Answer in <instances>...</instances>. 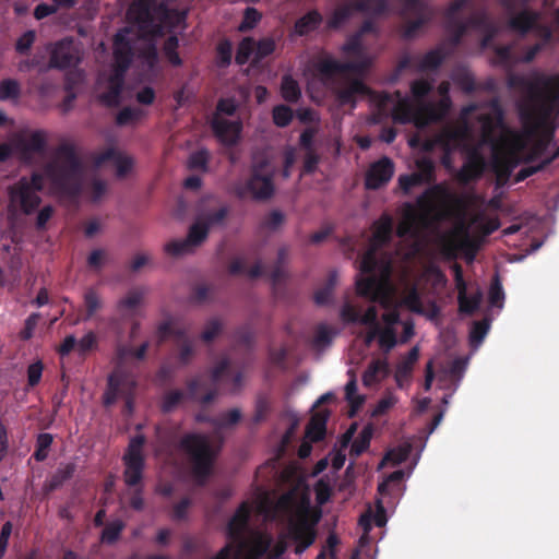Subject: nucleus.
<instances>
[{
  "instance_id": "nucleus-52",
  "label": "nucleus",
  "mask_w": 559,
  "mask_h": 559,
  "mask_svg": "<svg viewBox=\"0 0 559 559\" xmlns=\"http://www.w3.org/2000/svg\"><path fill=\"white\" fill-rule=\"evenodd\" d=\"M210 153L205 148L198 150L190 154L188 159V167L191 170L207 171L209 169Z\"/></svg>"
},
{
  "instance_id": "nucleus-41",
  "label": "nucleus",
  "mask_w": 559,
  "mask_h": 559,
  "mask_svg": "<svg viewBox=\"0 0 559 559\" xmlns=\"http://www.w3.org/2000/svg\"><path fill=\"white\" fill-rule=\"evenodd\" d=\"M445 31L449 34L450 44L457 46L467 33V23L460 19L445 20Z\"/></svg>"
},
{
  "instance_id": "nucleus-21",
  "label": "nucleus",
  "mask_w": 559,
  "mask_h": 559,
  "mask_svg": "<svg viewBox=\"0 0 559 559\" xmlns=\"http://www.w3.org/2000/svg\"><path fill=\"white\" fill-rule=\"evenodd\" d=\"M129 29L123 28L119 31L114 37V61L115 71L126 73L130 68L134 50L132 40L128 37Z\"/></svg>"
},
{
  "instance_id": "nucleus-55",
  "label": "nucleus",
  "mask_w": 559,
  "mask_h": 559,
  "mask_svg": "<svg viewBox=\"0 0 559 559\" xmlns=\"http://www.w3.org/2000/svg\"><path fill=\"white\" fill-rule=\"evenodd\" d=\"M261 13L255 8H246L242 21L238 26V31L241 33H246L253 29L257 26V24L261 21Z\"/></svg>"
},
{
  "instance_id": "nucleus-35",
  "label": "nucleus",
  "mask_w": 559,
  "mask_h": 559,
  "mask_svg": "<svg viewBox=\"0 0 559 559\" xmlns=\"http://www.w3.org/2000/svg\"><path fill=\"white\" fill-rule=\"evenodd\" d=\"M389 366L385 360H372L362 376V382L366 386H370L379 382L388 374Z\"/></svg>"
},
{
  "instance_id": "nucleus-19",
  "label": "nucleus",
  "mask_w": 559,
  "mask_h": 559,
  "mask_svg": "<svg viewBox=\"0 0 559 559\" xmlns=\"http://www.w3.org/2000/svg\"><path fill=\"white\" fill-rule=\"evenodd\" d=\"M135 386L134 380L122 368H116L107 379V388L103 395V404L108 407L114 405L118 397L126 391H131Z\"/></svg>"
},
{
  "instance_id": "nucleus-12",
  "label": "nucleus",
  "mask_w": 559,
  "mask_h": 559,
  "mask_svg": "<svg viewBox=\"0 0 559 559\" xmlns=\"http://www.w3.org/2000/svg\"><path fill=\"white\" fill-rule=\"evenodd\" d=\"M355 12L381 16L389 12L388 0H350L337 7L328 20V27L340 28Z\"/></svg>"
},
{
  "instance_id": "nucleus-17",
  "label": "nucleus",
  "mask_w": 559,
  "mask_h": 559,
  "mask_svg": "<svg viewBox=\"0 0 559 559\" xmlns=\"http://www.w3.org/2000/svg\"><path fill=\"white\" fill-rule=\"evenodd\" d=\"M209 231V226L200 222L198 218L190 226L186 239L173 240L168 242L165 246V251L167 254L173 257H179L186 253H190L206 240Z\"/></svg>"
},
{
  "instance_id": "nucleus-7",
  "label": "nucleus",
  "mask_w": 559,
  "mask_h": 559,
  "mask_svg": "<svg viewBox=\"0 0 559 559\" xmlns=\"http://www.w3.org/2000/svg\"><path fill=\"white\" fill-rule=\"evenodd\" d=\"M453 199V194L441 183L427 188L416 200V204L423 212V215L419 217L414 207L407 203L403 219L397 226L396 235L401 238L414 235L419 221L424 223L432 214H435L436 219H440L442 214L437 211L436 203H447Z\"/></svg>"
},
{
  "instance_id": "nucleus-32",
  "label": "nucleus",
  "mask_w": 559,
  "mask_h": 559,
  "mask_svg": "<svg viewBox=\"0 0 559 559\" xmlns=\"http://www.w3.org/2000/svg\"><path fill=\"white\" fill-rule=\"evenodd\" d=\"M76 471L74 463H67L60 465L57 471L44 484V491L50 493L59 489L66 481L71 479Z\"/></svg>"
},
{
  "instance_id": "nucleus-29",
  "label": "nucleus",
  "mask_w": 559,
  "mask_h": 559,
  "mask_svg": "<svg viewBox=\"0 0 559 559\" xmlns=\"http://www.w3.org/2000/svg\"><path fill=\"white\" fill-rule=\"evenodd\" d=\"M124 74L126 73L115 71V73L109 76L106 90L100 95L105 105H120V95L124 85Z\"/></svg>"
},
{
  "instance_id": "nucleus-14",
  "label": "nucleus",
  "mask_w": 559,
  "mask_h": 559,
  "mask_svg": "<svg viewBox=\"0 0 559 559\" xmlns=\"http://www.w3.org/2000/svg\"><path fill=\"white\" fill-rule=\"evenodd\" d=\"M238 107H216L211 119V128L217 140L225 146L237 144L242 131L239 119H229L236 114Z\"/></svg>"
},
{
  "instance_id": "nucleus-16",
  "label": "nucleus",
  "mask_w": 559,
  "mask_h": 559,
  "mask_svg": "<svg viewBox=\"0 0 559 559\" xmlns=\"http://www.w3.org/2000/svg\"><path fill=\"white\" fill-rule=\"evenodd\" d=\"M405 4L401 12L402 16L409 13L416 15V19L406 21L403 25L402 36L404 39H412L419 29L428 24L432 17V10L421 0H404Z\"/></svg>"
},
{
  "instance_id": "nucleus-18",
  "label": "nucleus",
  "mask_w": 559,
  "mask_h": 559,
  "mask_svg": "<svg viewBox=\"0 0 559 559\" xmlns=\"http://www.w3.org/2000/svg\"><path fill=\"white\" fill-rule=\"evenodd\" d=\"M15 148L20 159L28 165L35 163L36 156H43L47 151V134L43 130H35L22 135L15 141Z\"/></svg>"
},
{
  "instance_id": "nucleus-45",
  "label": "nucleus",
  "mask_w": 559,
  "mask_h": 559,
  "mask_svg": "<svg viewBox=\"0 0 559 559\" xmlns=\"http://www.w3.org/2000/svg\"><path fill=\"white\" fill-rule=\"evenodd\" d=\"M483 300V292L478 288L472 296L465 295L459 298V311L463 314H474Z\"/></svg>"
},
{
  "instance_id": "nucleus-11",
  "label": "nucleus",
  "mask_w": 559,
  "mask_h": 559,
  "mask_svg": "<svg viewBox=\"0 0 559 559\" xmlns=\"http://www.w3.org/2000/svg\"><path fill=\"white\" fill-rule=\"evenodd\" d=\"M395 123H413L417 129L424 130L430 124L442 121L451 107H391Z\"/></svg>"
},
{
  "instance_id": "nucleus-37",
  "label": "nucleus",
  "mask_w": 559,
  "mask_h": 559,
  "mask_svg": "<svg viewBox=\"0 0 559 559\" xmlns=\"http://www.w3.org/2000/svg\"><path fill=\"white\" fill-rule=\"evenodd\" d=\"M419 358V348L417 346H414L407 354L405 358H403L396 366L395 369V379L397 383H400L403 380H406L409 378L413 367L415 362Z\"/></svg>"
},
{
  "instance_id": "nucleus-23",
  "label": "nucleus",
  "mask_w": 559,
  "mask_h": 559,
  "mask_svg": "<svg viewBox=\"0 0 559 559\" xmlns=\"http://www.w3.org/2000/svg\"><path fill=\"white\" fill-rule=\"evenodd\" d=\"M289 537L297 543L295 552L300 555L316 540V532L306 516L292 522L288 528Z\"/></svg>"
},
{
  "instance_id": "nucleus-4",
  "label": "nucleus",
  "mask_w": 559,
  "mask_h": 559,
  "mask_svg": "<svg viewBox=\"0 0 559 559\" xmlns=\"http://www.w3.org/2000/svg\"><path fill=\"white\" fill-rule=\"evenodd\" d=\"M132 21L144 36L159 37L185 24L186 12L170 9L164 2L154 0H133L127 11Z\"/></svg>"
},
{
  "instance_id": "nucleus-50",
  "label": "nucleus",
  "mask_w": 559,
  "mask_h": 559,
  "mask_svg": "<svg viewBox=\"0 0 559 559\" xmlns=\"http://www.w3.org/2000/svg\"><path fill=\"white\" fill-rule=\"evenodd\" d=\"M200 385H201V380L199 377L193 378L188 381L187 390H188L189 397L192 400L200 401L201 404H203V405H207V404L212 403L214 401V399L216 397V390H210L204 395L199 397L198 391H199Z\"/></svg>"
},
{
  "instance_id": "nucleus-8",
  "label": "nucleus",
  "mask_w": 559,
  "mask_h": 559,
  "mask_svg": "<svg viewBox=\"0 0 559 559\" xmlns=\"http://www.w3.org/2000/svg\"><path fill=\"white\" fill-rule=\"evenodd\" d=\"M525 134L536 141V150L544 153L552 144L559 122L555 114L559 107H518Z\"/></svg>"
},
{
  "instance_id": "nucleus-59",
  "label": "nucleus",
  "mask_w": 559,
  "mask_h": 559,
  "mask_svg": "<svg viewBox=\"0 0 559 559\" xmlns=\"http://www.w3.org/2000/svg\"><path fill=\"white\" fill-rule=\"evenodd\" d=\"M409 453V445H400L397 448L389 450L385 453L382 463L388 462L391 463L392 465H399L408 459Z\"/></svg>"
},
{
  "instance_id": "nucleus-54",
  "label": "nucleus",
  "mask_w": 559,
  "mask_h": 559,
  "mask_svg": "<svg viewBox=\"0 0 559 559\" xmlns=\"http://www.w3.org/2000/svg\"><path fill=\"white\" fill-rule=\"evenodd\" d=\"M217 64L221 68H226L231 63L233 58V44L229 39H222L216 47Z\"/></svg>"
},
{
  "instance_id": "nucleus-43",
  "label": "nucleus",
  "mask_w": 559,
  "mask_h": 559,
  "mask_svg": "<svg viewBox=\"0 0 559 559\" xmlns=\"http://www.w3.org/2000/svg\"><path fill=\"white\" fill-rule=\"evenodd\" d=\"M444 57L440 48L432 49L423 56L417 64V70L420 72L437 70L442 64Z\"/></svg>"
},
{
  "instance_id": "nucleus-58",
  "label": "nucleus",
  "mask_w": 559,
  "mask_h": 559,
  "mask_svg": "<svg viewBox=\"0 0 559 559\" xmlns=\"http://www.w3.org/2000/svg\"><path fill=\"white\" fill-rule=\"evenodd\" d=\"M107 182L99 178H93L87 187V195L93 203H98L107 193Z\"/></svg>"
},
{
  "instance_id": "nucleus-47",
  "label": "nucleus",
  "mask_w": 559,
  "mask_h": 559,
  "mask_svg": "<svg viewBox=\"0 0 559 559\" xmlns=\"http://www.w3.org/2000/svg\"><path fill=\"white\" fill-rule=\"evenodd\" d=\"M255 40L253 37H245L240 40L237 47L235 61L238 66L246 64L250 57L254 55Z\"/></svg>"
},
{
  "instance_id": "nucleus-27",
  "label": "nucleus",
  "mask_w": 559,
  "mask_h": 559,
  "mask_svg": "<svg viewBox=\"0 0 559 559\" xmlns=\"http://www.w3.org/2000/svg\"><path fill=\"white\" fill-rule=\"evenodd\" d=\"M393 238V218L390 214L383 213L372 224V236L370 238V246L376 249L389 245Z\"/></svg>"
},
{
  "instance_id": "nucleus-62",
  "label": "nucleus",
  "mask_w": 559,
  "mask_h": 559,
  "mask_svg": "<svg viewBox=\"0 0 559 559\" xmlns=\"http://www.w3.org/2000/svg\"><path fill=\"white\" fill-rule=\"evenodd\" d=\"M228 207L223 206L214 212L206 213L199 218L200 222L209 226V229L213 226L223 225L228 216Z\"/></svg>"
},
{
  "instance_id": "nucleus-63",
  "label": "nucleus",
  "mask_w": 559,
  "mask_h": 559,
  "mask_svg": "<svg viewBox=\"0 0 559 559\" xmlns=\"http://www.w3.org/2000/svg\"><path fill=\"white\" fill-rule=\"evenodd\" d=\"M342 51L345 55H352L356 57H362L364 56V46H362V38L354 33L350 35L345 44L342 46Z\"/></svg>"
},
{
  "instance_id": "nucleus-40",
  "label": "nucleus",
  "mask_w": 559,
  "mask_h": 559,
  "mask_svg": "<svg viewBox=\"0 0 559 559\" xmlns=\"http://www.w3.org/2000/svg\"><path fill=\"white\" fill-rule=\"evenodd\" d=\"M281 95L289 103L297 102L301 96L298 82L290 75L284 74L281 81Z\"/></svg>"
},
{
  "instance_id": "nucleus-28",
  "label": "nucleus",
  "mask_w": 559,
  "mask_h": 559,
  "mask_svg": "<svg viewBox=\"0 0 559 559\" xmlns=\"http://www.w3.org/2000/svg\"><path fill=\"white\" fill-rule=\"evenodd\" d=\"M538 19L539 14L536 11L525 9L513 15L509 20L508 26L521 36H525L536 28Z\"/></svg>"
},
{
  "instance_id": "nucleus-1",
  "label": "nucleus",
  "mask_w": 559,
  "mask_h": 559,
  "mask_svg": "<svg viewBox=\"0 0 559 559\" xmlns=\"http://www.w3.org/2000/svg\"><path fill=\"white\" fill-rule=\"evenodd\" d=\"M155 439L159 454L171 457L178 450L182 451L188 457L195 481L199 485L206 483L221 451L206 435L189 432L180 437L179 425L164 424L155 427Z\"/></svg>"
},
{
  "instance_id": "nucleus-49",
  "label": "nucleus",
  "mask_w": 559,
  "mask_h": 559,
  "mask_svg": "<svg viewBox=\"0 0 559 559\" xmlns=\"http://www.w3.org/2000/svg\"><path fill=\"white\" fill-rule=\"evenodd\" d=\"M124 526L121 520L108 523L102 532L100 542L108 545L115 544L119 539Z\"/></svg>"
},
{
  "instance_id": "nucleus-30",
  "label": "nucleus",
  "mask_w": 559,
  "mask_h": 559,
  "mask_svg": "<svg viewBox=\"0 0 559 559\" xmlns=\"http://www.w3.org/2000/svg\"><path fill=\"white\" fill-rule=\"evenodd\" d=\"M250 518V509L247 502H242L227 524V533L230 538L238 539L241 537L248 525Z\"/></svg>"
},
{
  "instance_id": "nucleus-9",
  "label": "nucleus",
  "mask_w": 559,
  "mask_h": 559,
  "mask_svg": "<svg viewBox=\"0 0 559 559\" xmlns=\"http://www.w3.org/2000/svg\"><path fill=\"white\" fill-rule=\"evenodd\" d=\"M44 188V176L34 171L23 176L8 189L9 209L24 215L33 214L41 204L39 192Z\"/></svg>"
},
{
  "instance_id": "nucleus-13",
  "label": "nucleus",
  "mask_w": 559,
  "mask_h": 559,
  "mask_svg": "<svg viewBox=\"0 0 559 559\" xmlns=\"http://www.w3.org/2000/svg\"><path fill=\"white\" fill-rule=\"evenodd\" d=\"M145 442L146 438L144 435L132 437L122 456L124 465L123 481L128 487L143 486L142 480L145 468L143 447Z\"/></svg>"
},
{
  "instance_id": "nucleus-53",
  "label": "nucleus",
  "mask_w": 559,
  "mask_h": 559,
  "mask_svg": "<svg viewBox=\"0 0 559 559\" xmlns=\"http://www.w3.org/2000/svg\"><path fill=\"white\" fill-rule=\"evenodd\" d=\"M185 393L181 390H171L166 392L160 402V409L167 414L173 412L183 401Z\"/></svg>"
},
{
  "instance_id": "nucleus-25",
  "label": "nucleus",
  "mask_w": 559,
  "mask_h": 559,
  "mask_svg": "<svg viewBox=\"0 0 559 559\" xmlns=\"http://www.w3.org/2000/svg\"><path fill=\"white\" fill-rule=\"evenodd\" d=\"M107 162L115 164L116 174L119 178L126 177L133 166V159L131 157L123 156L115 147H108L93 157L95 167H100Z\"/></svg>"
},
{
  "instance_id": "nucleus-31",
  "label": "nucleus",
  "mask_w": 559,
  "mask_h": 559,
  "mask_svg": "<svg viewBox=\"0 0 559 559\" xmlns=\"http://www.w3.org/2000/svg\"><path fill=\"white\" fill-rule=\"evenodd\" d=\"M518 166V162L512 157H496L492 163V171L496 176L497 188L504 187Z\"/></svg>"
},
{
  "instance_id": "nucleus-15",
  "label": "nucleus",
  "mask_w": 559,
  "mask_h": 559,
  "mask_svg": "<svg viewBox=\"0 0 559 559\" xmlns=\"http://www.w3.org/2000/svg\"><path fill=\"white\" fill-rule=\"evenodd\" d=\"M82 61V50L73 37L56 41L50 49L49 67L58 70L76 68Z\"/></svg>"
},
{
  "instance_id": "nucleus-26",
  "label": "nucleus",
  "mask_w": 559,
  "mask_h": 559,
  "mask_svg": "<svg viewBox=\"0 0 559 559\" xmlns=\"http://www.w3.org/2000/svg\"><path fill=\"white\" fill-rule=\"evenodd\" d=\"M469 129L466 123L455 127H447L437 138V142L443 147L444 152L451 153L461 147L468 139Z\"/></svg>"
},
{
  "instance_id": "nucleus-56",
  "label": "nucleus",
  "mask_w": 559,
  "mask_h": 559,
  "mask_svg": "<svg viewBox=\"0 0 559 559\" xmlns=\"http://www.w3.org/2000/svg\"><path fill=\"white\" fill-rule=\"evenodd\" d=\"M559 156V148H557L556 153L554 155H551L550 157H547L545 158L539 165L537 166H526V167H523L522 169H520V171L515 175L514 177V182L515 183H519L523 180H525L526 178L533 176L534 174H536L537 171L542 170L543 168H545L547 165H549L555 158H557Z\"/></svg>"
},
{
  "instance_id": "nucleus-51",
  "label": "nucleus",
  "mask_w": 559,
  "mask_h": 559,
  "mask_svg": "<svg viewBox=\"0 0 559 559\" xmlns=\"http://www.w3.org/2000/svg\"><path fill=\"white\" fill-rule=\"evenodd\" d=\"M144 294V289L141 288L131 289L126 297L118 301V310H134L141 304Z\"/></svg>"
},
{
  "instance_id": "nucleus-60",
  "label": "nucleus",
  "mask_w": 559,
  "mask_h": 559,
  "mask_svg": "<svg viewBox=\"0 0 559 559\" xmlns=\"http://www.w3.org/2000/svg\"><path fill=\"white\" fill-rule=\"evenodd\" d=\"M495 63L501 67L510 68L514 63L512 47L510 45L496 46Z\"/></svg>"
},
{
  "instance_id": "nucleus-36",
  "label": "nucleus",
  "mask_w": 559,
  "mask_h": 559,
  "mask_svg": "<svg viewBox=\"0 0 559 559\" xmlns=\"http://www.w3.org/2000/svg\"><path fill=\"white\" fill-rule=\"evenodd\" d=\"M326 433V416L316 414L306 427V437L312 442L322 441Z\"/></svg>"
},
{
  "instance_id": "nucleus-44",
  "label": "nucleus",
  "mask_w": 559,
  "mask_h": 559,
  "mask_svg": "<svg viewBox=\"0 0 559 559\" xmlns=\"http://www.w3.org/2000/svg\"><path fill=\"white\" fill-rule=\"evenodd\" d=\"M21 95V84L15 79H4L0 82V102H14Z\"/></svg>"
},
{
  "instance_id": "nucleus-10",
  "label": "nucleus",
  "mask_w": 559,
  "mask_h": 559,
  "mask_svg": "<svg viewBox=\"0 0 559 559\" xmlns=\"http://www.w3.org/2000/svg\"><path fill=\"white\" fill-rule=\"evenodd\" d=\"M274 191L273 170L271 169L270 162L264 157L254 158L249 178L235 186V193L238 198L251 197L255 201L271 199Z\"/></svg>"
},
{
  "instance_id": "nucleus-22",
  "label": "nucleus",
  "mask_w": 559,
  "mask_h": 559,
  "mask_svg": "<svg viewBox=\"0 0 559 559\" xmlns=\"http://www.w3.org/2000/svg\"><path fill=\"white\" fill-rule=\"evenodd\" d=\"M451 80L461 91L466 94H472L476 91L491 92L495 88L492 79H488L484 83H477L474 74L464 66L455 67L451 72Z\"/></svg>"
},
{
  "instance_id": "nucleus-20",
  "label": "nucleus",
  "mask_w": 559,
  "mask_h": 559,
  "mask_svg": "<svg viewBox=\"0 0 559 559\" xmlns=\"http://www.w3.org/2000/svg\"><path fill=\"white\" fill-rule=\"evenodd\" d=\"M394 175V163L386 156L373 162L365 176V187L368 190H378L386 186Z\"/></svg>"
},
{
  "instance_id": "nucleus-64",
  "label": "nucleus",
  "mask_w": 559,
  "mask_h": 559,
  "mask_svg": "<svg viewBox=\"0 0 559 559\" xmlns=\"http://www.w3.org/2000/svg\"><path fill=\"white\" fill-rule=\"evenodd\" d=\"M378 342L382 349L390 352L397 343L396 333L393 326H380Z\"/></svg>"
},
{
  "instance_id": "nucleus-5",
  "label": "nucleus",
  "mask_w": 559,
  "mask_h": 559,
  "mask_svg": "<svg viewBox=\"0 0 559 559\" xmlns=\"http://www.w3.org/2000/svg\"><path fill=\"white\" fill-rule=\"evenodd\" d=\"M507 85L511 90L521 93L524 102L514 105H559V73L546 74L540 71H532L530 74L510 72L507 76Z\"/></svg>"
},
{
  "instance_id": "nucleus-3",
  "label": "nucleus",
  "mask_w": 559,
  "mask_h": 559,
  "mask_svg": "<svg viewBox=\"0 0 559 559\" xmlns=\"http://www.w3.org/2000/svg\"><path fill=\"white\" fill-rule=\"evenodd\" d=\"M84 164L73 143L62 142L44 167L52 189L62 197L76 200L84 189Z\"/></svg>"
},
{
  "instance_id": "nucleus-42",
  "label": "nucleus",
  "mask_w": 559,
  "mask_h": 559,
  "mask_svg": "<svg viewBox=\"0 0 559 559\" xmlns=\"http://www.w3.org/2000/svg\"><path fill=\"white\" fill-rule=\"evenodd\" d=\"M276 48L275 39L272 37H264L255 41L254 55L251 61L253 67L258 66L263 59L271 56Z\"/></svg>"
},
{
  "instance_id": "nucleus-38",
  "label": "nucleus",
  "mask_w": 559,
  "mask_h": 559,
  "mask_svg": "<svg viewBox=\"0 0 559 559\" xmlns=\"http://www.w3.org/2000/svg\"><path fill=\"white\" fill-rule=\"evenodd\" d=\"M373 436V426L371 424L366 425L357 438L353 441L349 455L353 457L360 456L370 447V441Z\"/></svg>"
},
{
  "instance_id": "nucleus-48",
  "label": "nucleus",
  "mask_w": 559,
  "mask_h": 559,
  "mask_svg": "<svg viewBox=\"0 0 559 559\" xmlns=\"http://www.w3.org/2000/svg\"><path fill=\"white\" fill-rule=\"evenodd\" d=\"M179 40L176 35H170L164 43L163 52L168 62L174 67H180L182 60L177 51Z\"/></svg>"
},
{
  "instance_id": "nucleus-33",
  "label": "nucleus",
  "mask_w": 559,
  "mask_h": 559,
  "mask_svg": "<svg viewBox=\"0 0 559 559\" xmlns=\"http://www.w3.org/2000/svg\"><path fill=\"white\" fill-rule=\"evenodd\" d=\"M323 17L318 10H310L299 17L294 25V34L297 36H306L310 32L316 31L322 23Z\"/></svg>"
},
{
  "instance_id": "nucleus-57",
  "label": "nucleus",
  "mask_w": 559,
  "mask_h": 559,
  "mask_svg": "<svg viewBox=\"0 0 559 559\" xmlns=\"http://www.w3.org/2000/svg\"><path fill=\"white\" fill-rule=\"evenodd\" d=\"M416 167L418 171H416L418 175H420L421 179H424L425 183H431L436 180L435 170L436 166L432 159L429 157H423L419 158L416 162Z\"/></svg>"
},
{
  "instance_id": "nucleus-2",
  "label": "nucleus",
  "mask_w": 559,
  "mask_h": 559,
  "mask_svg": "<svg viewBox=\"0 0 559 559\" xmlns=\"http://www.w3.org/2000/svg\"><path fill=\"white\" fill-rule=\"evenodd\" d=\"M360 60L342 62L331 56H324L313 63L314 76L331 91L341 105H356L357 102L376 97L373 91L359 78L369 67L370 60L362 56Z\"/></svg>"
},
{
  "instance_id": "nucleus-34",
  "label": "nucleus",
  "mask_w": 559,
  "mask_h": 559,
  "mask_svg": "<svg viewBox=\"0 0 559 559\" xmlns=\"http://www.w3.org/2000/svg\"><path fill=\"white\" fill-rule=\"evenodd\" d=\"M433 85L431 82L425 79H418L412 82L411 84V93L415 100L414 105L418 104H428L429 102H425L427 96L432 92ZM394 105H412L406 100H399Z\"/></svg>"
},
{
  "instance_id": "nucleus-61",
  "label": "nucleus",
  "mask_w": 559,
  "mask_h": 559,
  "mask_svg": "<svg viewBox=\"0 0 559 559\" xmlns=\"http://www.w3.org/2000/svg\"><path fill=\"white\" fill-rule=\"evenodd\" d=\"M463 22L467 23V31L469 28L488 29L491 27L488 14L485 10H480V11H476V12L472 13L468 16V19Z\"/></svg>"
},
{
  "instance_id": "nucleus-24",
  "label": "nucleus",
  "mask_w": 559,
  "mask_h": 559,
  "mask_svg": "<svg viewBox=\"0 0 559 559\" xmlns=\"http://www.w3.org/2000/svg\"><path fill=\"white\" fill-rule=\"evenodd\" d=\"M485 169L486 160L484 156L477 151H472L467 154L463 166L456 175V178L461 183L467 185L479 179L483 176Z\"/></svg>"
},
{
  "instance_id": "nucleus-46",
  "label": "nucleus",
  "mask_w": 559,
  "mask_h": 559,
  "mask_svg": "<svg viewBox=\"0 0 559 559\" xmlns=\"http://www.w3.org/2000/svg\"><path fill=\"white\" fill-rule=\"evenodd\" d=\"M53 437L51 433L41 432L37 436L35 451L32 455L36 462H44L48 457Z\"/></svg>"
},
{
  "instance_id": "nucleus-39",
  "label": "nucleus",
  "mask_w": 559,
  "mask_h": 559,
  "mask_svg": "<svg viewBox=\"0 0 559 559\" xmlns=\"http://www.w3.org/2000/svg\"><path fill=\"white\" fill-rule=\"evenodd\" d=\"M336 282H337V273L335 271H331L328 275L324 286L319 288L314 293L313 299L318 306H325L331 301Z\"/></svg>"
},
{
  "instance_id": "nucleus-6",
  "label": "nucleus",
  "mask_w": 559,
  "mask_h": 559,
  "mask_svg": "<svg viewBox=\"0 0 559 559\" xmlns=\"http://www.w3.org/2000/svg\"><path fill=\"white\" fill-rule=\"evenodd\" d=\"M374 247L370 246L365 252L360 261V272L368 274L366 277H358L356 281V292L359 296L367 298L371 302H379L382 307L386 308L391 301V284H390V270L389 267L380 275H374L378 266L377 251Z\"/></svg>"
}]
</instances>
